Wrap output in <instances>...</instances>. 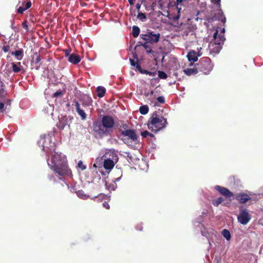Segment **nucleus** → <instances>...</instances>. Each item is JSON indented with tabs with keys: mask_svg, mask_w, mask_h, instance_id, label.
Listing matches in <instances>:
<instances>
[{
	"mask_svg": "<svg viewBox=\"0 0 263 263\" xmlns=\"http://www.w3.org/2000/svg\"><path fill=\"white\" fill-rule=\"evenodd\" d=\"M204 20L209 22L217 20L221 21L223 24H224L226 22V18L221 10H218V12L215 13L213 16H206Z\"/></svg>",
	"mask_w": 263,
	"mask_h": 263,
	"instance_id": "nucleus-10",
	"label": "nucleus"
},
{
	"mask_svg": "<svg viewBox=\"0 0 263 263\" xmlns=\"http://www.w3.org/2000/svg\"><path fill=\"white\" fill-rule=\"evenodd\" d=\"M71 119L72 118L68 119L66 116L62 117L59 119V121L57 124V127L61 130L64 129L67 126L69 128Z\"/></svg>",
	"mask_w": 263,
	"mask_h": 263,
	"instance_id": "nucleus-12",
	"label": "nucleus"
},
{
	"mask_svg": "<svg viewBox=\"0 0 263 263\" xmlns=\"http://www.w3.org/2000/svg\"><path fill=\"white\" fill-rule=\"evenodd\" d=\"M210 52L218 53L222 48V46L219 44L210 42L209 45Z\"/></svg>",
	"mask_w": 263,
	"mask_h": 263,
	"instance_id": "nucleus-16",
	"label": "nucleus"
},
{
	"mask_svg": "<svg viewBox=\"0 0 263 263\" xmlns=\"http://www.w3.org/2000/svg\"><path fill=\"white\" fill-rule=\"evenodd\" d=\"M199 71L204 74H209L213 69L214 65L211 60L208 57L202 58L197 64Z\"/></svg>",
	"mask_w": 263,
	"mask_h": 263,
	"instance_id": "nucleus-6",
	"label": "nucleus"
},
{
	"mask_svg": "<svg viewBox=\"0 0 263 263\" xmlns=\"http://www.w3.org/2000/svg\"><path fill=\"white\" fill-rule=\"evenodd\" d=\"M148 134H149V132H148L147 130H145L141 133V135L143 138H146L148 135Z\"/></svg>",
	"mask_w": 263,
	"mask_h": 263,
	"instance_id": "nucleus-39",
	"label": "nucleus"
},
{
	"mask_svg": "<svg viewBox=\"0 0 263 263\" xmlns=\"http://www.w3.org/2000/svg\"><path fill=\"white\" fill-rule=\"evenodd\" d=\"M211 1L212 3L220 6V3L221 0H211Z\"/></svg>",
	"mask_w": 263,
	"mask_h": 263,
	"instance_id": "nucleus-41",
	"label": "nucleus"
},
{
	"mask_svg": "<svg viewBox=\"0 0 263 263\" xmlns=\"http://www.w3.org/2000/svg\"><path fill=\"white\" fill-rule=\"evenodd\" d=\"M148 136H149L151 137H154V135L153 134L150 133H149V134H148Z\"/></svg>",
	"mask_w": 263,
	"mask_h": 263,
	"instance_id": "nucleus-55",
	"label": "nucleus"
},
{
	"mask_svg": "<svg viewBox=\"0 0 263 263\" xmlns=\"http://www.w3.org/2000/svg\"><path fill=\"white\" fill-rule=\"evenodd\" d=\"M140 72L142 74H147L148 73H149V71L147 70H144V69H142L141 70H140Z\"/></svg>",
	"mask_w": 263,
	"mask_h": 263,
	"instance_id": "nucleus-44",
	"label": "nucleus"
},
{
	"mask_svg": "<svg viewBox=\"0 0 263 263\" xmlns=\"http://www.w3.org/2000/svg\"><path fill=\"white\" fill-rule=\"evenodd\" d=\"M151 95H153V94L154 93V91H152L151 92Z\"/></svg>",
	"mask_w": 263,
	"mask_h": 263,
	"instance_id": "nucleus-57",
	"label": "nucleus"
},
{
	"mask_svg": "<svg viewBox=\"0 0 263 263\" xmlns=\"http://www.w3.org/2000/svg\"><path fill=\"white\" fill-rule=\"evenodd\" d=\"M48 164L51 170L59 176H65L71 174L66 158L57 153L55 152L52 156L51 163H48Z\"/></svg>",
	"mask_w": 263,
	"mask_h": 263,
	"instance_id": "nucleus-2",
	"label": "nucleus"
},
{
	"mask_svg": "<svg viewBox=\"0 0 263 263\" xmlns=\"http://www.w3.org/2000/svg\"><path fill=\"white\" fill-rule=\"evenodd\" d=\"M160 34L159 33H154L152 31L147 34H141L140 37L143 40L151 44L158 43L159 41Z\"/></svg>",
	"mask_w": 263,
	"mask_h": 263,
	"instance_id": "nucleus-8",
	"label": "nucleus"
},
{
	"mask_svg": "<svg viewBox=\"0 0 263 263\" xmlns=\"http://www.w3.org/2000/svg\"><path fill=\"white\" fill-rule=\"evenodd\" d=\"M103 166L106 170L110 171L113 168L115 164L118 161V156L117 154L112 151L105 153Z\"/></svg>",
	"mask_w": 263,
	"mask_h": 263,
	"instance_id": "nucleus-5",
	"label": "nucleus"
},
{
	"mask_svg": "<svg viewBox=\"0 0 263 263\" xmlns=\"http://www.w3.org/2000/svg\"><path fill=\"white\" fill-rule=\"evenodd\" d=\"M82 106H83V107H86L87 105H86V104H85L84 103H82Z\"/></svg>",
	"mask_w": 263,
	"mask_h": 263,
	"instance_id": "nucleus-56",
	"label": "nucleus"
},
{
	"mask_svg": "<svg viewBox=\"0 0 263 263\" xmlns=\"http://www.w3.org/2000/svg\"><path fill=\"white\" fill-rule=\"evenodd\" d=\"M75 107L77 113L81 116L82 120H85L86 119V115L84 111L81 108L80 104L78 101H75Z\"/></svg>",
	"mask_w": 263,
	"mask_h": 263,
	"instance_id": "nucleus-18",
	"label": "nucleus"
},
{
	"mask_svg": "<svg viewBox=\"0 0 263 263\" xmlns=\"http://www.w3.org/2000/svg\"><path fill=\"white\" fill-rule=\"evenodd\" d=\"M115 125L114 119L109 115L104 116L101 122L96 121L93 123V130L96 137L102 138L110 134Z\"/></svg>",
	"mask_w": 263,
	"mask_h": 263,
	"instance_id": "nucleus-1",
	"label": "nucleus"
},
{
	"mask_svg": "<svg viewBox=\"0 0 263 263\" xmlns=\"http://www.w3.org/2000/svg\"><path fill=\"white\" fill-rule=\"evenodd\" d=\"M187 1L186 0H177L176 2V8L178 11V14L177 15H173V14H170V18L172 19L173 23L175 24L177 23V25H181L182 23H180L179 24L178 22V20L179 18L180 15V11L182 9V6H184L185 4H186Z\"/></svg>",
	"mask_w": 263,
	"mask_h": 263,
	"instance_id": "nucleus-7",
	"label": "nucleus"
},
{
	"mask_svg": "<svg viewBox=\"0 0 263 263\" xmlns=\"http://www.w3.org/2000/svg\"><path fill=\"white\" fill-rule=\"evenodd\" d=\"M64 95V93L62 90L61 89H59L55 92H54L52 95V98H57L58 97H62Z\"/></svg>",
	"mask_w": 263,
	"mask_h": 263,
	"instance_id": "nucleus-33",
	"label": "nucleus"
},
{
	"mask_svg": "<svg viewBox=\"0 0 263 263\" xmlns=\"http://www.w3.org/2000/svg\"><path fill=\"white\" fill-rule=\"evenodd\" d=\"M77 166L79 168H81L82 171L85 170L86 168V166L83 164L81 160L79 161Z\"/></svg>",
	"mask_w": 263,
	"mask_h": 263,
	"instance_id": "nucleus-35",
	"label": "nucleus"
},
{
	"mask_svg": "<svg viewBox=\"0 0 263 263\" xmlns=\"http://www.w3.org/2000/svg\"><path fill=\"white\" fill-rule=\"evenodd\" d=\"M137 18L142 22H145L146 20L145 14L141 12L138 13Z\"/></svg>",
	"mask_w": 263,
	"mask_h": 263,
	"instance_id": "nucleus-31",
	"label": "nucleus"
},
{
	"mask_svg": "<svg viewBox=\"0 0 263 263\" xmlns=\"http://www.w3.org/2000/svg\"><path fill=\"white\" fill-rule=\"evenodd\" d=\"M222 201H223V199L222 197H219L213 200L212 203L214 206H218Z\"/></svg>",
	"mask_w": 263,
	"mask_h": 263,
	"instance_id": "nucleus-30",
	"label": "nucleus"
},
{
	"mask_svg": "<svg viewBox=\"0 0 263 263\" xmlns=\"http://www.w3.org/2000/svg\"><path fill=\"white\" fill-rule=\"evenodd\" d=\"M156 72H151V71H149V73H148L147 74L150 76H155L156 75Z\"/></svg>",
	"mask_w": 263,
	"mask_h": 263,
	"instance_id": "nucleus-48",
	"label": "nucleus"
},
{
	"mask_svg": "<svg viewBox=\"0 0 263 263\" xmlns=\"http://www.w3.org/2000/svg\"><path fill=\"white\" fill-rule=\"evenodd\" d=\"M158 74L159 78L161 79H166L167 78V74L163 71H158Z\"/></svg>",
	"mask_w": 263,
	"mask_h": 263,
	"instance_id": "nucleus-32",
	"label": "nucleus"
},
{
	"mask_svg": "<svg viewBox=\"0 0 263 263\" xmlns=\"http://www.w3.org/2000/svg\"><path fill=\"white\" fill-rule=\"evenodd\" d=\"M12 71L14 73H18L22 71L24 72L23 68V66L21 65V62L12 63Z\"/></svg>",
	"mask_w": 263,
	"mask_h": 263,
	"instance_id": "nucleus-20",
	"label": "nucleus"
},
{
	"mask_svg": "<svg viewBox=\"0 0 263 263\" xmlns=\"http://www.w3.org/2000/svg\"><path fill=\"white\" fill-rule=\"evenodd\" d=\"M120 179V177L116 178L114 180V182L116 183L117 182L119 181Z\"/></svg>",
	"mask_w": 263,
	"mask_h": 263,
	"instance_id": "nucleus-53",
	"label": "nucleus"
},
{
	"mask_svg": "<svg viewBox=\"0 0 263 263\" xmlns=\"http://www.w3.org/2000/svg\"><path fill=\"white\" fill-rule=\"evenodd\" d=\"M215 189L218 191L221 194L227 198H230L234 196V194L229 189L223 186L216 185Z\"/></svg>",
	"mask_w": 263,
	"mask_h": 263,
	"instance_id": "nucleus-14",
	"label": "nucleus"
},
{
	"mask_svg": "<svg viewBox=\"0 0 263 263\" xmlns=\"http://www.w3.org/2000/svg\"><path fill=\"white\" fill-rule=\"evenodd\" d=\"M76 193L78 196L81 198L83 199H85L86 198L87 196L84 194V192L82 191H78Z\"/></svg>",
	"mask_w": 263,
	"mask_h": 263,
	"instance_id": "nucleus-34",
	"label": "nucleus"
},
{
	"mask_svg": "<svg viewBox=\"0 0 263 263\" xmlns=\"http://www.w3.org/2000/svg\"><path fill=\"white\" fill-rule=\"evenodd\" d=\"M140 33V28L136 26H134L132 28V34L134 37L138 36Z\"/></svg>",
	"mask_w": 263,
	"mask_h": 263,
	"instance_id": "nucleus-26",
	"label": "nucleus"
},
{
	"mask_svg": "<svg viewBox=\"0 0 263 263\" xmlns=\"http://www.w3.org/2000/svg\"><path fill=\"white\" fill-rule=\"evenodd\" d=\"M137 229L140 231H142V227L141 225H138L137 226Z\"/></svg>",
	"mask_w": 263,
	"mask_h": 263,
	"instance_id": "nucleus-52",
	"label": "nucleus"
},
{
	"mask_svg": "<svg viewBox=\"0 0 263 263\" xmlns=\"http://www.w3.org/2000/svg\"><path fill=\"white\" fill-rule=\"evenodd\" d=\"M225 41L223 34H218V31L216 30L214 33L213 39L211 42L219 44V45L222 46Z\"/></svg>",
	"mask_w": 263,
	"mask_h": 263,
	"instance_id": "nucleus-13",
	"label": "nucleus"
},
{
	"mask_svg": "<svg viewBox=\"0 0 263 263\" xmlns=\"http://www.w3.org/2000/svg\"><path fill=\"white\" fill-rule=\"evenodd\" d=\"M224 32H225V29H224V28H223V29L221 30V33L223 34V33H224Z\"/></svg>",
	"mask_w": 263,
	"mask_h": 263,
	"instance_id": "nucleus-54",
	"label": "nucleus"
},
{
	"mask_svg": "<svg viewBox=\"0 0 263 263\" xmlns=\"http://www.w3.org/2000/svg\"><path fill=\"white\" fill-rule=\"evenodd\" d=\"M70 51L69 50H65V57H68V58L69 55L71 54H70Z\"/></svg>",
	"mask_w": 263,
	"mask_h": 263,
	"instance_id": "nucleus-46",
	"label": "nucleus"
},
{
	"mask_svg": "<svg viewBox=\"0 0 263 263\" xmlns=\"http://www.w3.org/2000/svg\"><path fill=\"white\" fill-rule=\"evenodd\" d=\"M138 43L146 50L147 53H149L153 52L151 47L147 44L148 43H147V42L144 43H142L140 42H139Z\"/></svg>",
	"mask_w": 263,
	"mask_h": 263,
	"instance_id": "nucleus-28",
	"label": "nucleus"
},
{
	"mask_svg": "<svg viewBox=\"0 0 263 263\" xmlns=\"http://www.w3.org/2000/svg\"><path fill=\"white\" fill-rule=\"evenodd\" d=\"M2 49L5 52H7L10 50V46L9 45H4L2 47Z\"/></svg>",
	"mask_w": 263,
	"mask_h": 263,
	"instance_id": "nucleus-38",
	"label": "nucleus"
},
{
	"mask_svg": "<svg viewBox=\"0 0 263 263\" xmlns=\"http://www.w3.org/2000/svg\"><path fill=\"white\" fill-rule=\"evenodd\" d=\"M157 100L158 101V102H159L161 104H164L165 103V99L164 97L163 96L158 97L157 98Z\"/></svg>",
	"mask_w": 263,
	"mask_h": 263,
	"instance_id": "nucleus-36",
	"label": "nucleus"
},
{
	"mask_svg": "<svg viewBox=\"0 0 263 263\" xmlns=\"http://www.w3.org/2000/svg\"><path fill=\"white\" fill-rule=\"evenodd\" d=\"M103 206L104 208H105V209H106L107 210H109L110 209V206L107 202H106V201L104 202L103 203Z\"/></svg>",
	"mask_w": 263,
	"mask_h": 263,
	"instance_id": "nucleus-42",
	"label": "nucleus"
},
{
	"mask_svg": "<svg viewBox=\"0 0 263 263\" xmlns=\"http://www.w3.org/2000/svg\"><path fill=\"white\" fill-rule=\"evenodd\" d=\"M140 7H141V4H139V3H137L136 5V8L137 9V10L139 11L140 9Z\"/></svg>",
	"mask_w": 263,
	"mask_h": 263,
	"instance_id": "nucleus-47",
	"label": "nucleus"
},
{
	"mask_svg": "<svg viewBox=\"0 0 263 263\" xmlns=\"http://www.w3.org/2000/svg\"><path fill=\"white\" fill-rule=\"evenodd\" d=\"M199 56H200V54H197V52L194 51H190L187 55L188 60L191 62L197 61L198 60V57Z\"/></svg>",
	"mask_w": 263,
	"mask_h": 263,
	"instance_id": "nucleus-21",
	"label": "nucleus"
},
{
	"mask_svg": "<svg viewBox=\"0 0 263 263\" xmlns=\"http://www.w3.org/2000/svg\"><path fill=\"white\" fill-rule=\"evenodd\" d=\"M23 27L27 31H28V26L27 25V21H25L22 23Z\"/></svg>",
	"mask_w": 263,
	"mask_h": 263,
	"instance_id": "nucleus-37",
	"label": "nucleus"
},
{
	"mask_svg": "<svg viewBox=\"0 0 263 263\" xmlns=\"http://www.w3.org/2000/svg\"><path fill=\"white\" fill-rule=\"evenodd\" d=\"M34 56L35 57L33 58L32 62V66L33 68L35 69H38L41 65L40 62L41 60V58L39 55L37 54V53H34Z\"/></svg>",
	"mask_w": 263,
	"mask_h": 263,
	"instance_id": "nucleus-17",
	"label": "nucleus"
},
{
	"mask_svg": "<svg viewBox=\"0 0 263 263\" xmlns=\"http://www.w3.org/2000/svg\"><path fill=\"white\" fill-rule=\"evenodd\" d=\"M4 107V103L2 102H0V112H3L5 111Z\"/></svg>",
	"mask_w": 263,
	"mask_h": 263,
	"instance_id": "nucleus-40",
	"label": "nucleus"
},
{
	"mask_svg": "<svg viewBox=\"0 0 263 263\" xmlns=\"http://www.w3.org/2000/svg\"><path fill=\"white\" fill-rule=\"evenodd\" d=\"M18 5L21 6L18 8L17 12L19 14H23L25 10L31 7L32 3L30 0H19Z\"/></svg>",
	"mask_w": 263,
	"mask_h": 263,
	"instance_id": "nucleus-11",
	"label": "nucleus"
},
{
	"mask_svg": "<svg viewBox=\"0 0 263 263\" xmlns=\"http://www.w3.org/2000/svg\"><path fill=\"white\" fill-rule=\"evenodd\" d=\"M132 54H133V57L134 59H138L136 51L133 52L132 53Z\"/></svg>",
	"mask_w": 263,
	"mask_h": 263,
	"instance_id": "nucleus-49",
	"label": "nucleus"
},
{
	"mask_svg": "<svg viewBox=\"0 0 263 263\" xmlns=\"http://www.w3.org/2000/svg\"><path fill=\"white\" fill-rule=\"evenodd\" d=\"M167 124L166 119L155 112L149 120L147 126L149 129L156 133L165 127Z\"/></svg>",
	"mask_w": 263,
	"mask_h": 263,
	"instance_id": "nucleus-4",
	"label": "nucleus"
},
{
	"mask_svg": "<svg viewBox=\"0 0 263 263\" xmlns=\"http://www.w3.org/2000/svg\"><path fill=\"white\" fill-rule=\"evenodd\" d=\"M6 95L7 91L5 90V85L4 84L3 86H0V99H5L6 98Z\"/></svg>",
	"mask_w": 263,
	"mask_h": 263,
	"instance_id": "nucleus-25",
	"label": "nucleus"
},
{
	"mask_svg": "<svg viewBox=\"0 0 263 263\" xmlns=\"http://www.w3.org/2000/svg\"><path fill=\"white\" fill-rule=\"evenodd\" d=\"M96 91L97 92V96L99 98L103 97L106 92V89L102 86H98L96 88Z\"/></svg>",
	"mask_w": 263,
	"mask_h": 263,
	"instance_id": "nucleus-23",
	"label": "nucleus"
},
{
	"mask_svg": "<svg viewBox=\"0 0 263 263\" xmlns=\"http://www.w3.org/2000/svg\"><path fill=\"white\" fill-rule=\"evenodd\" d=\"M129 61H130L131 65L134 66H135L136 64L138 63V62H135L134 59H130Z\"/></svg>",
	"mask_w": 263,
	"mask_h": 263,
	"instance_id": "nucleus-43",
	"label": "nucleus"
},
{
	"mask_svg": "<svg viewBox=\"0 0 263 263\" xmlns=\"http://www.w3.org/2000/svg\"><path fill=\"white\" fill-rule=\"evenodd\" d=\"M68 61L73 64H77L80 62L81 58L79 55L72 53L69 55Z\"/></svg>",
	"mask_w": 263,
	"mask_h": 263,
	"instance_id": "nucleus-19",
	"label": "nucleus"
},
{
	"mask_svg": "<svg viewBox=\"0 0 263 263\" xmlns=\"http://www.w3.org/2000/svg\"><path fill=\"white\" fill-rule=\"evenodd\" d=\"M183 71L187 76H191L197 74L199 70L196 66L195 68L185 69L183 70Z\"/></svg>",
	"mask_w": 263,
	"mask_h": 263,
	"instance_id": "nucleus-22",
	"label": "nucleus"
},
{
	"mask_svg": "<svg viewBox=\"0 0 263 263\" xmlns=\"http://www.w3.org/2000/svg\"><path fill=\"white\" fill-rule=\"evenodd\" d=\"M136 0H128V3H129V4L130 5H134V2Z\"/></svg>",
	"mask_w": 263,
	"mask_h": 263,
	"instance_id": "nucleus-51",
	"label": "nucleus"
},
{
	"mask_svg": "<svg viewBox=\"0 0 263 263\" xmlns=\"http://www.w3.org/2000/svg\"><path fill=\"white\" fill-rule=\"evenodd\" d=\"M235 198L239 203H245L251 199L249 195L244 193L237 194L236 195Z\"/></svg>",
	"mask_w": 263,
	"mask_h": 263,
	"instance_id": "nucleus-15",
	"label": "nucleus"
},
{
	"mask_svg": "<svg viewBox=\"0 0 263 263\" xmlns=\"http://www.w3.org/2000/svg\"><path fill=\"white\" fill-rule=\"evenodd\" d=\"M23 50L22 49L12 52L11 55H15L17 60H21L23 58Z\"/></svg>",
	"mask_w": 263,
	"mask_h": 263,
	"instance_id": "nucleus-24",
	"label": "nucleus"
},
{
	"mask_svg": "<svg viewBox=\"0 0 263 263\" xmlns=\"http://www.w3.org/2000/svg\"><path fill=\"white\" fill-rule=\"evenodd\" d=\"M149 108L147 105L141 106L139 108V111L142 115H146L148 113Z\"/></svg>",
	"mask_w": 263,
	"mask_h": 263,
	"instance_id": "nucleus-27",
	"label": "nucleus"
},
{
	"mask_svg": "<svg viewBox=\"0 0 263 263\" xmlns=\"http://www.w3.org/2000/svg\"><path fill=\"white\" fill-rule=\"evenodd\" d=\"M222 234L223 237L228 240L231 239V234L230 231L227 229H224L222 231Z\"/></svg>",
	"mask_w": 263,
	"mask_h": 263,
	"instance_id": "nucleus-29",
	"label": "nucleus"
},
{
	"mask_svg": "<svg viewBox=\"0 0 263 263\" xmlns=\"http://www.w3.org/2000/svg\"><path fill=\"white\" fill-rule=\"evenodd\" d=\"M136 66V68L138 70V71H139V72L140 71V70H142V68H141V66H140V65L138 63H137L136 64V66Z\"/></svg>",
	"mask_w": 263,
	"mask_h": 263,
	"instance_id": "nucleus-45",
	"label": "nucleus"
},
{
	"mask_svg": "<svg viewBox=\"0 0 263 263\" xmlns=\"http://www.w3.org/2000/svg\"><path fill=\"white\" fill-rule=\"evenodd\" d=\"M188 33H189V31H188L184 30V31H183V33L182 34V35L183 36H184V35L187 36L188 35Z\"/></svg>",
	"mask_w": 263,
	"mask_h": 263,
	"instance_id": "nucleus-50",
	"label": "nucleus"
},
{
	"mask_svg": "<svg viewBox=\"0 0 263 263\" xmlns=\"http://www.w3.org/2000/svg\"><path fill=\"white\" fill-rule=\"evenodd\" d=\"M126 124H123L119 129L118 138L128 146H133L139 143V137L133 129L127 128Z\"/></svg>",
	"mask_w": 263,
	"mask_h": 263,
	"instance_id": "nucleus-3",
	"label": "nucleus"
},
{
	"mask_svg": "<svg viewBox=\"0 0 263 263\" xmlns=\"http://www.w3.org/2000/svg\"><path fill=\"white\" fill-rule=\"evenodd\" d=\"M251 215L249 214L247 209H241L237 216V219L239 222L243 225L247 224L250 220Z\"/></svg>",
	"mask_w": 263,
	"mask_h": 263,
	"instance_id": "nucleus-9",
	"label": "nucleus"
},
{
	"mask_svg": "<svg viewBox=\"0 0 263 263\" xmlns=\"http://www.w3.org/2000/svg\"><path fill=\"white\" fill-rule=\"evenodd\" d=\"M93 166L94 167H97L95 164H93Z\"/></svg>",
	"mask_w": 263,
	"mask_h": 263,
	"instance_id": "nucleus-58",
	"label": "nucleus"
}]
</instances>
